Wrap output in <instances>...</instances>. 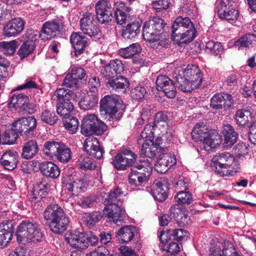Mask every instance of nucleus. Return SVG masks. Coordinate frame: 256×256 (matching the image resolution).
I'll return each instance as SVG.
<instances>
[{
	"label": "nucleus",
	"instance_id": "16",
	"mask_svg": "<svg viewBox=\"0 0 256 256\" xmlns=\"http://www.w3.org/2000/svg\"><path fill=\"white\" fill-rule=\"evenodd\" d=\"M63 28V24L60 19H54L44 22L41 30L40 38L48 40L55 36Z\"/></svg>",
	"mask_w": 256,
	"mask_h": 256
},
{
	"label": "nucleus",
	"instance_id": "15",
	"mask_svg": "<svg viewBox=\"0 0 256 256\" xmlns=\"http://www.w3.org/2000/svg\"><path fill=\"white\" fill-rule=\"evenodd\" d=\"M98 20L101 24L108 23L112 18V9L111 4L106 0L98 1L95 6Z\"/></svg>",
	"mask_w": 256,
	"mask_h": 256
},
{
	"label": "nucleus",
	"instance_id": "31",
	"mask_svg": "<svg viewBox=\"0 0 256 256\" xmlns=\"http://www.w3.org/2000/svg\"><path fill=\"white\" fill-rule=\"evenodd\" d=\"M210 134L209 130L203 123L197 124L192 132V138L196 142L202 141L204 142Z\"/></svg>",
	"mask_w": 256,
	"mask_h": 256
},
{
	"label": "nucleus",
	"instance_id": "3",
	"mask_svg": "<svg viewBox=\"0 0 256 256\" xmlns=\"http://www.w3.org/2000/svg\"><path fill=\"white\" fill-rule=\"evenodd\" d=\"M16 236L19 243L27 244L40 241L44 234L38 224L28 220H23L18 226Z\"/></svg>",
	"mask_w": 256,
	"mask_h": 256
},
{
	"label": "nucleus",
	"instance_id": "56",
	"mask_svg": "<svg viewBox=\"0 0 256 256\" xmlns=\"http://www.w3.org/2000/svg\"><path fill=\"white\" fill-rule=\"evenodd\" d=\"M74 110V105L70 100L58 102L56 104V112H72Z\"/></svg>",
	"mask_w": 256,
	"mask_h": 256
},
{
	"label": "nucleus",
	"instance_id": "61",
	"mask_svg": "<svg viewBox=\"0 0 256 256\" xmlns=\"http://www.w3.org/2000/svg\"><path fill=\"white\" fill-rule=\"evenodd\" d=\"M78 166L80 168L84 170H92L96 166L92 161L89 158H85L82 160H79L78 162Z\"/></svg>",
	"mask_w": 256,
	"mask_h": 256
},
{
	"label": "nucleus",
	"instance_id": "9",
	"mask_svg": "<svg viewBox=\"0 0 256 256\" xmlns=\"http://www.w3.org/2000/svg\"><path fill=\"white\" fill-rule=\"evenodd\" d=\"M10 110L36 112L40 110L37 105L29 102L28 96L23 94H14L10 98L8 103Z\"/></svg>",
	"mask_w": 256,
	"mask_h": 256
},
{
	"label": "nucleus",
	"instance_id": "51",
	"mask_svg": "<svg viewBox=\"0 0 256 256\" xmlns=\"http://www.w3.org/2000/svg\"><path fill=\"white\" fill-rule=\"evenodd\" d=\"M223 48L221 44L219 42L209 41L206 45V50L207 52L218 56L222 52Z\"/></svg>",
	"mask_w": 256,
	"mask_h": 256
},
{
	"label": "nucleus",
	"instance_id": "49",
	"mask_svg": "<svg viewBox=\"0 0 256 256\" xmlns=\"http://www.w3.org/2000/svg\"><path fill=\"white\" fill-rule=\"evenodd\" d=\"M174 199L180 204H190L193 201V196L190 192L182 190L175 196Z\"/></svg>",
	"mask_w": 256,
	"mask_h": 256
},
{
	"label": "nucleus",
	"instance_id": "30",
	"mask_svg": "<svg viewBox=\"0 0 256 256\" xmlns=\"http://www.w3.org/2000/svg\"><path fill=\"white\" fill-rule=\"evenodd\" d=\"M58 114H60L65 128L69 130L72 134H75L79 126L78 120L75 116H71L70 113Z\"/></svg>",
	"mask_w": 256,
	"mask_h": 256
},
{
	"label": "nucleus",
	"instance_id": "22",
	"mask_svg": "<svg viewBox=\"0 0 256 256\" xmlns=\"http://www.w3.org/2000/svg\"><path fill=\"white\" fill-rule=\"evenodd\" d=\"M66 240L72 247L76 249L77 251L82 252L88 246L86 236L82 232H70L66 238Z\"/></svg>",
	"mask_w": 256,
	"mask_h": 256
},
{
	"label": "nucleus",
	"instance_id": "42",
	"mask_svg": "<svg viewBox=\"0 0 256 256\" xmlns=\"http://www.w3.org/2000/svg\"><path fill=\"white\" fill-rule=\"evenodd\" d=\"M22 0H6V2L0 0V24L4 21L11 18L10 12L8 10V5L12 4H18Z\"/></svg>",
	"mask_w": 256,
	"mask_h": 256
},
{
	"label": "nucleus",
	"instance_id": "10",
	"mask_svg": "<svg viewBox=\"0 0 256 256\" xmlns=\"http://www.w3.org/2000/svg\"><path fill=\"white\" fill-rule=\"evenodd\" d=\"M94 16L90 12H86L80 20V28L82 32L90 38L99 39L102 36L100 28L94 24Z\"/></svg>",
	"mask_w": 256,
	"mask_h": 256
},
{
	"label": "nucleus",
	"instance_id": "4",
	"mask_svg": "<svg viewBox=\"0 0 256 256\" xmlns=\"http://www.w3.org/2000/svg\"><path fill=\"white\" fill-rule=\"evenodd\" d=\"M172 29V38L180 43H188L196 36L194 24L188 18L178 17L174 21Z\"/></svg>",
	"mask_w": 256,
	"mask_h": 256
},
{
	"label": "nucleus",
	"instance_id": "41",
	"mask_svg": "<svg viewBox=\"0 0 256 256\" xmlns=\"http://www.w3.org/2000/svg\"><path fill=\"white\" fill-rule=\"evenodd\" d=\"M140 23L138 21H134L129 24L123 30L122 36L125 39H131L134 38L140 32Z\"/></svg>",
	"mask_w": 256,
	"mask_h": 256
},
{
	"label": "nucleus",
	"instance_id": "39",
	"mask_svg": "<svg viewBox=\"0 0 256 256\" xmlns=\"http://www.w3.org/2000/svg\"><path fill=\"white\" fill-rule=\"evenodd\" d=\"M170 210L179 226H182L188 224L189 218L186 212L179 208L174 206H172Z\"/></svg>",
	"mask_w": 256,
	"mask_h": 256
},
{
	"label": "nucleus",
	"instance_id": "2",
	"mask_svg": "<svg viewBox=\"0 0 256 256\" xmlns=\"http://www.w3.org/2000/svg\"><path fill=\"white\" fill-rule=\"evenodd\" d=\"M51 231L56 234H62L66 230L70 220L63 208L58 204L48 205L43 213Z\"/></svg>",
	"mask_w": 256,
	"mask_h": 256
},
{
	"label": "nucleus",
	"instance_id": "38",
	"mask_svg": "<svg viewBox=\"0 0 256 256\" xmlns=\"http://www.w3.org/2000/svg\"><path fill=\"white\" fill-rule=\"evenodd\" d=\"M146 174H143L140 172L135 171V169H132L128 176V182L132 186H141L148 182L149 179L146 178Z\"/></svg>",
	"mask_w": 256,
	"mask_h": 256
},
{
	"label": "nucleus",
	"instance_id": "23",
	"mask_svg": "<svg viewBox=\"0 0 256 256\" xmlns=\"http://www.w3.org/2000/svg\"><path fill=\"white\" fill-rule=\"evenodd\" d=\"M24 22L22 18L12 19L4 26L3 34L8 37L15 36L24 30Z\"/></svg>",
	"mask_w": 256,
	"mask_h": 256
},
{
	"label": "nucleus",
	"instance_id": "35",
	"mask_svg": "<svg viewBox=\"0 0 256 256\" xmlns=\"http://www.w3.org/2000/svg\"><path fill=\"white\" fill-rule=\"evenodd\" d=\"M168 234H166L164 232H161L159 238L161 242L164 244L162 249L173 254L178 253L180 251L178 244L174 242H168Z\"/></svg>",
	"mask_w": 256,
	"mask_h": 256
},
{
	"label": "nucleus",
	"instance_id": "13",
	"mask_svg": "<svg viewBox=\"0 0 256 256\" xmlns=\"http://www.w3.org/2000/svg\"><path fill=\"white\" fill-rule=\"evenodd\" d=\"M137 158L136 154L130 150H124L116 154L112 162L114 167L118 170H124L128 166H132Z\"/></svg>",
	"mask_w": 256,
	"mask_h": 256
},
{
	"label": "nucleus",
	"instance_id": "33",
	"mask_svg": "<svg viewBox=\"0 0 256 256\" xmlns=\"http://www.w3.org/2000/svg\"><path fill=\"white\" fill-rule=\"evenodd\" d=\"M98 120L94 114H90L86 116L82 120L81 126V132L86 136L90 135V132H92L93 126L96 125Z\"/></svg>",
	"mask_w": 256,
	"mask_h": 256
},
{
	"label": "nucleus",
	"instance_id": "50",
	"mask_svg": "<svg viewBox=\"0 0 256 256\" xmlns=\"http://www.w3.org/2000/svg\"><path fill=\"white\" fill-rule=\"evenodd\" d=\"M18 132L14 129H8L6 130L2 135L3 143L6 144H13L18 138Z\"/></svg>",
	"mask_w": 256,
	"mask_h": 256
},
{
	"label": "nucleus",
	"instance_id": "60",
	"mask_svg": "<svg viewBox=\"0 0 256 256\" xmlns=\"http://www.w3.org/2000/svg\"><path fill=\"white\" fill-rule=\"evenodd\" d=\"M42 120L47 124L54 125L58 120V116L56 113H42Z\"/></svg>",
	"mask_w": 256,
	"mask_h": 256
},
{
	"label": "nucleus",
	"instance_id": "18",
	"mask_svg": "<svg viewBox=\"0 0 256 256\" xmlns=\"http://www.w3.org/2000/svg\"><path fill=\"white\" fill-rule=\"evenodd\" d=\"M156 84L158 90H162L168 98H174L176 94V90L174 82L168 76L160 75L158 76Z\"/></svg>",
	"mask_w": 256,
	"mask_h": 256
},
{
	"label": "nucleus",
	"instance_id": "44",
	"mask_svg": "<svg viewBox=\"0 0 256 256\" xmlns=\"http://www.w3.org/2000/svg\"><path fill=\"white\" fill-rule=\"evenodd\" d=\"M222 142V136L218 132H212L208 134L204 142V148L206 150L214 148Z\"/></svg>",
	"mask_w": 256,
	"mask_h": 256
},
{
	"label": "nucleus",
	"instance_id": "32",
	"mask_svg": "<svg viewBox=\"0 0 256 256\" xmlns=\"http://www.w3.org/2000/svg\"><path fill=\"white\" fill-rule=\"evenodd\" d=\"M107 83L112 90L118 92L120 91L125 92L126 88L129 86L128 80L121 76L110 79Z\"/></svg>",
	"mask_w": 256,
	"mask_h": 256
},
{
	"label": "nucleus",
	"instance_id": "58",
	"mask_svg": "<svg viewBox=\"0 0 256 256\" xmlns=\"http://www.w3.org/2000/svg\"><path fill=\"white\" fill-rule=\"evenodd\" d=\"M170 3L168 0H158L152 2V6L154 9L158 12H160L163 10H167Z\"/></svg>",
	"mask_w": 256,
	"mask_h": 256
},
{
	"label": "nucleus",
	"instance_id": "6",
	"mask_svg": "<svg viewBox=\"0 0 256 256\" xmlns=\"http://www.w3.org/2000/svg\"><path fill=\"white\" fill-rule=\"evenodd\" d=\"M43 154L50 160L67 162L72 158L70 149L64 143L48 141L44 145Z\"/></svg>",
	"mask_w": 256,
	"mask_h": 256
},
{
	"label": "nucleus",
	"instance_id": "52",
	"mask_svg": "<svg viewBox=\"0 0 256 256\" xmlns=\"http://www.w3.org/2000/svg\"><path fill=\"white\" fill-rule=\"evenodd\" d=\"M16 46V40L2 42H0V50L8 55L14 54Z\"/></svg>",
	"mask_w": 256,
	"mask_h": 256
},
{
	"label": "nucleus",
	"instance_id": "34",
	"mask_svg": "<svg viewBox=\"0 0 256 256\" xmlns=\"http://www.w3.org/2000/svg\"><path fill=\"white\" fill-rule=\"evenodd\" d=\"M132 166V169H135L136 172H140L143 174H146V178L149 179L152 174V166L148 158L140 160L138 162H135L134 164Z\"/></svg>",
	"mask_w": 256,
	"mask_h": 256
},
{
	"label": "nucleus",
	"instance_id": "19",
	"mask_svg": "<svg viewBox=\"0 0 256 256\" xmlns=\"http://www.w3.org/2000/svg\"><path fill=\"white\" fill-rule=\"evenodd\" d=\"M14 230V222L12 220H6L0 223V248L6 247L10 242Z\"/></svg>",
	"mask_w": 256,
	"mask_h": 256
},
{
	"label": "nucleus",
	"instance_id": "26",
	"mask_svg": "<svg viewBox=\"0 0 256 256\" xmlns=\"http://www.w3.org/2000/svg\"><path fill=\"white\" fill-rule=\"evenodd\" d=\"M18 158L19 156L18 152L8 150L2 155L0 162L5 169L12 170L16 167Z\"/></svg>",
	"mask_w": 256,
	"mask_h": 256
},
{
	"label": "nucleus",
	"instance_id": "29",
	"mask_svg": "<svg viewBox=\"0 0 256 256\" xmlns=\"http://www.w3.org/2000/svg\"><path fill=\"white\" fill-rule=\"evenodd\" d=\"M136 232L137 230L136 226L128 225L120 228L116 235L118 240L122 242H128L133 239Z\"/></svg>",
	"mask_w": 256,
	"mask_h": 256
},
{
	"label": "nucleus",
	"instance_id": "59",
	"mask_svg": "<svg viewBox=\"0 0 256 256\" xmlns=\"http://www.w3.org/2000/svg\"><path fill=\"white\" fill-rule=\"evenodd\" d=\"M146 94V90L144 87L137 86L130 92V96L132 99L140 100L143 98Z\"/></svg>",
	"mask_w": 256,
	"mask_h": 256
},
{
	"label": "nucleus",
	"instance_id": "53",
	"mask_svg": "<svg viewBox=\"0 0 256 256\" xmlns=\"http://www.w3.org/2000/svg\"><path fill=\"white\" fill-rule=\"evenodd\" d=\"M152 128L150 124H146L143 131L141 132L139 143L146 142L148 141L152 142L154 140V133L152 132Z\"/></svg>",
	"mask_w": 256,
	"mask_h": 256
},
{
	"label": "nucleus",
	"instance_id": "27",
	"mask_svg": "<svg viewBox=\"0 0 256 256\" xmlns=\"http://www.w3.org/2000/svg\"><path fill=\"white\" fill-rule=\"evenodd\" d=\"M70 40L75 50V54H82L88 46V39L80 32H74L70 37Z\"/></svg>",
	"mask_w": 256,
	"mask_h": 256
},
{
	"label": "nucleus",
	"instance_id": "46",
	"mask_svg": "<svg viewBox=\"0 0 256 256\" xmlns=\"http://www.w3.org/2000/svg\"><path fill=\"white\" fill-rule=\"evenodd\" d=\"M175 78L179 88L184 92H189L196 88L190 82L186 80V76H184L182 72L176 75Z\"/></svg>",
	"mask_w": 256,
	"mask_h": 256
},
{
	"label": "nucleus",
	"instance_id": "8",
	"mask_svg": "<svg viewBox=\"0 0 256 256\" xmlns=\"http://www.w3.org/2000/svg\"><path fill=\"white\" fill-rule=\"evenodd\" d=\"M234 4L232 0H217L216 9L219 18L229 22L237 20L239 12L234 8Z\"/></svg>",
	"mask_w": 256,
	"mask_h": 256
},
{
	"label": "nucleus",
	"instance_id": "7",
	"mask_svg": "<svg viewBox=\"0 0 256 256\" xmlns=\"http://www.w3.org/2000/svg\"><path fill=\"white\" fill-rule=\"evenodd\" d=\"M235 158L234 156L228 152L218 153L214 156L212 160V162L216 167L215 172L221 176H233L234 174L239 172L240 166L238 163L234 162L236 166V170H229Z\"/></svg>",
	"mask_w": 256,
	"mask_h": 256
},
{
	"label": "nucleus",
	"instance_id": "37",
	"mask_svg": "<svg viewBox=\"0 0 256 256\" xmlns=\"http://www.w3.org/2000/svg\"><path fill=\"white\" fill-rule=\"evenodd\" d=\"M38 144L36 140H29L23 146L22 156L25 159L31 158L38 154Z\"/></svg>",
	"mask_w": 256,
	"mask_h": 256
},
{
	"label": "nucleus",
	"instance_id": "28",
	"mask_svg": "<svg viewBox=\"0 0 256 256\" xmlns=\"http://www.w3.org/2000/svg\"><path fill=\"white\" fill-rule=\"evenodd\" d=\"M40 170L42 174L46 177L55 178L60 174L59 168L51 162H44L40 165Z\"/></svg>",
	"mask_w": 256,
	"mask_h": 256
},
{
	"label": "nucleus",
	"instance_id": "57",
	"mask_svg": "<svg viewBox=\"0 0 256 256\" xmlns=\"http://www.w3.org/2000/svg\"><path fill=\"white\" fill-rule=\"evenodd\" d=\"M92 132H90V135L94 134L98 136H100L104 134L107 130V126L102 120H98L96 122V125L92 128Z\"/></svg>",
	"mask_w": 256,
	"mask_h": 256
},
{
	"label": "nucleus",
	"instance_id": "63",
	"mask_svg": "<svg viewBox=\"0 0 256 256\" xmlns=\"http://www.w3.org/2000/svg\"><path fill=\"white\" fill-rule=\"evenodd\" d=\"M96 102L92 100L88 96H85L84 98L80 100L78 102L80 108L84 110H88L92 108L95 104Z\"/></svg>",
	"mask_w": 256,
	"mask_h": 256
},
{
	"label": "nucleus",
	"instance_id": "24",
	"mask_svg": "<svg viewBox=\"0 0 256 256\" xmlns=\"http://www.w3.org/2000/svg\"><path fill=\"white\" fill-rule=\"evenodd\" d=\"M181 72L197 88L202 82V74L200 69L196 66H188Z\"/></svg>",
	"mask_w": 256,
	"mask_h": 256
},
{
	"label": "nucleus",
	"instance_id": "12",
	"mask_svg": "<svg viewBox=\"0 0 256 256\" xmlns=\"http://www.w3.org/2000/svg\"><path fill=\"white\" fill-rule=\"evenodd\" d=\"M62 188L74 195H78L81 192H84L86 186L82 179H77L75 174H66L62 179Z\"/></svg>",
	"mask_w": 256,
	"mask_h": 256
},
{
	"label": "nucleus",
	"instance_id": "64",
	"mask_svg": "<svg viewBox=\"0 0 256 256\" xmlns=\"http://www.w3.org/2000/svg\"><path fill=\"white\" fill-rule=\"evenodd\" d=\"M79 81L73 77L70 73L68 74L64 80L62 86L68 88H77Z\"/></svg>",
	"mask_w": 256,
	"mask_h": 256
},
{
	"label": "nucleus",
	"instance_id": "25",
	"mask_svg": "<svg viewBox=\"0 0 256 256\" xmlns=\"http://www.w3.org/2000/svg\"><path fill=\"white\" fill-rule=\"evenodd\" d=\"M176 158L169 154H162L159 156L156 163L155 164V170L160 173H165L169 168L176 164Z\"/></svg>",
	"mask_w": 256,
	"mask_h": 256
},
{
	"label": "nucleus",
	"instance_id": "14",
	"mask_svg": "<svg viewBox=\"0 0 256 256\" xmlns=\"http://www.w3.org/2000/svg\"><path fill=\"white\" fill-rule=\"evenodd\" d=\"M12 126L22 136H30L36 126V120L32 116L22 118L14 121Z\"/></svg>",
	"mask_w": 256,
	"mask_h": 256
},
{
	"label": "nucleus",
	"instance_id": "5",
	"mask_svg": "<svg viewBox=\"0 0 256 256\" xmlns=\"http://www.w3.org/2000/svg\"><path fill=\"white\" fill-rule=\"evenodd\" d=\"M166 30L164 20L160 18L154 17L144 24L143 38L150 44L151 47L157 48V46L160 44V36Z\"/></svg>",
	"mask_w": 256,
	"mask_h": 256
},
{
	"label": "nucleus",
	"instance_id": "21",
	"mask_svg": "<svg viewBox=\"0 0 256 256\" xmlns=\"http://www.w3.org/2000/svg\"><path fill=\"white\" fill-rule=\"evenodd\" d=\"M50 185L45 181H40L30 190L28 194V200L36 202L45 197L48 194Z\"/></svg>",
	"mask_w": 256,
	"mask_h": 256
},
{
	"label": "nucleus",
	"instance_id": "17",
	"mask_svg": "<svg viewBox=\"0 0 256 256\" xmlns=\"http://www.w3.org/2000/svg\"><path fill=\"white\" fill-rule=\"evenodd\" d=\"M233 99L230 94L218 93L215 94L211 98L210 106L216 110L224 108V110H228L233 104Z\"/></svg>",
	"mask_w": 256,
	"mask_h": 256
},
{
	"label": "nucleus",
	"instance_id": "55",
	"mask_svg": "<svg viewBox=\"0 0 256 256\" xmlns=\"http://www.w3.org/2000/svg\"><path fill=\"white\" fill-rule=\"evenodd\" d=\"M166 234L173 236V239L178 242L186 240L187 238L186 232L182 228L170 230Z\"/></svg>",
	"mask_w": 256,
	"mask_h": 256
},
{
	"label": "nucleus",
	"instance_id": "11",
	"mask_svg": "<svg viewBox=\"0 0 256 256\" xmlns=\"http://www.w3.org/2000/svg\"><path fill=\"white\" fill-rule=\"evenodd\" d=\"M126 105L123 100L118 96L106 95L100 101L101 111L105 112H118L125 110Z\"/></svg>",
	"mask_w": 256,
	"mask_h": 256
},
{
	"label": "nucleus",
	"instance_id": "47",
	"mask_svg": "<svg viewBox=\"0 0 256 256\" xmlns=\"http://www.w3.org/2000/svg\"><path fill=\"white\" fill-rule=\"evenodd\" d=\"M103 216L102 212L94 211L90 213L86 214L84 217V222L89 228L94 226Z\"/></svg>",
	"mask_w": 256,
	"mask_h": 256
},
{
	"label": "nucleus",
	"instance_id": "62",
	"mask_svg": "<svg viewBox=\"0 0 256 256\" xmlns=\"http://www.w3.org/2000/svg\"><path fill=\"white\" fill-rule=\"evenodd\" d=\"M100 73L104 77L108 80L114 78L118 74L112 69L110 63L101 70Z\"/></svg>",
	"mask_w": 256,
	"mask_h": 256
},
{
	"label": "nucleus",
	"instance_id": "40",
	"mask_svg": "<svg viewBox=\"0 0 256 256\" xmlns=\"http://www.w3.org/2000/svg\"><path fill=\"white\" fill-rule=\"evenodd\" d=\"M235 45L239 48H252L256 46V36L252 34H246L236 40Z\"/></svg>",
	"mask_w": 256,
	"mask_h": 256
},
{
	"label": "nucleus",
	"instance_id": "54",
	"mask_svg": "<svg viewBox=\"0 0 256 256\" xmlns=\"http://www.w3.org/2000/svg\"><path fill=\"white\" fill-rule=\"evenodd\" d=\"M70 90L64 88H60L57 89L52 96V98L55 99L56 98L58 102L64 100H70Z\"/></svg>",
	"mask_w": 256,
	"mask_h": 256
},
{
	"label": "nucleus",
	"instance_id": "36",
	"mask_svg": "<svg viewBox=\"0 0 256 256\" xmlns=\"http://www.w3.org/2000/svg\"><path fill=\"white\" fill-rule=\"evenodd\" d=\"M222 132L224 135L225 146H231L237 141L238 134L231 125H224Z\"/></svg>",
	"mask_w": 256,
	"mask_h": 256
},
{
	"label": "nucleus",
	"instance_id": "20",
	"mask_svg": "<svg viewBox=\"0 0 256 256\" xmlns=\"http://www.w3.org/2000/svg\"><path fill=\"white\" fill-rule=\"evenodd\" d=\"M83 146L84 151L92 157L96 159L102 157L104 152L96 138L92 136H88L86 139Z\"/></svg>",
	"mask_w": 256,
	"mask_h": 256
},
{
	"label": "nucleus",
	"instance_id": "45",
	"mask_svg": "<svg viewBox=\"0 0 256 256\" xmlns=\"http://www.w3.org/2000/svg\"><path fill=\"white\" fill-rule=\"evenodd\" d=\"M141 51L140 46L138 43H134L128 46L121 48L118 50L119 55L124 58H130Z\"/></svg>",
	"mask_w": 256,
	"mask_h": 256
},
{
	"label": "nucleus",
	"instance_id": "1",
	"mask_svg": "<svg viewBox=\"0 0 256 256\" xmlns=\"http://www.w3.org/2000/svg\"><path fill=\"white\" fill-rule=\"evenodd\" d=\"M124 196L122 190L116 188L103 197V204L105 206L104 212H106L110 221L117 224L124 220L125 210L122 205Z\"/></svg>",
	"mask_w": 256,
	"mask_h": 256
},
{
	"label": "nucleus",
	"instance_id": "48",
	"mask_svg": "<svg viewBox=\"0 0 256 256\" xmlns=\"http://www.w3.org/2000/svg\"><path fill=\"white\" fill-rule=\"evenodd\" d=\"M35 48V43L32 40H27L20 46L18 52L21 58H26L31 54Z\"/></svg>",
	"mask_w": 256,
	"mask_h": 256
},
{
	"label": "nucleus",
	"instance_id": "43",
	"mask_svg": "<svg viewBox=\"0 0 256 256\" xmlns=\"http://www.w3.org/2000/svg\"><path fill=\"white\" fill-rule=\"evenodd\" d=\"M158 146L153 142L148 141L146 142H142L140 154L144 156L152 158L156 155Z\"/></svg>",
	"mask_w": 256,
	"mask_h": 256
}]
</instances>
